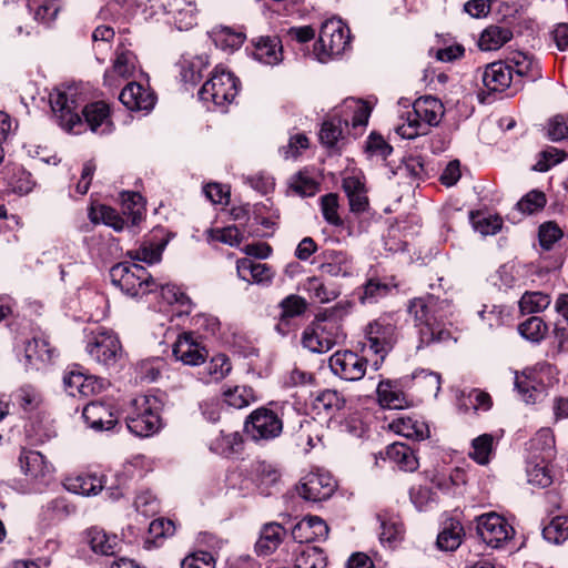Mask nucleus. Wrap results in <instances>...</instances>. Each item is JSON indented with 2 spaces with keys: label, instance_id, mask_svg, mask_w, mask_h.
I'll use <instances>...</instances> for the list:
<instances>
[{
  "label": "nucleus",
  "instance_id": "f257e3e1",
  "mask_svg": "<svg viewBox=\"0 0 568 568\" xmlns=\"http://www.w3.org/2000/svg\"><path fill=\"white\" fill-rule=\"evenodd\" d=\"M407 312L418 328L417 348L450 338V332L443 326L444 320L452 314V304L448 300H440L434 295L415 297L409 301Z\"/></svg>",
  "mask_w": 568,
  "mask_h": 568
},
{
  "label": "nucleus",
  "instance_id": "f03ea898",
  "mask_svg": "<svg viewBox=\"0 0 568 568\" xmlns=\"http://www.w3.org/2000/svg\"><path fill=\"white\" fill-rule=\"evenodd\" d=\"M369 115L371 108L367 103L355 99L346 100L338 113H334L322 123L318 134L321 143L328 149L335 148L344 138L345 129L349 125L354 130L366 126Z\"/></svg>",
  "mask_w": 568,
  "mask_h": 568
},
{
  "label": "nucleus",
  "instance_id": "7ed1b4c3",
  "mask_svg": "<svg viewBox=\"0 0 568 568\" xmlns=\"http://www.w3.org/2000/svg\"><path fill=\"white\" fill-rule=\"evenodd\" d=\"M346 334L333 310L318 313L302 335V344L313 353H326L344 341Z\"/></svg>",
  "mask_w": 568,
  "mask_h": 568
},
{
  "label": "nucleus",
  "instance_id": "20e7f679",
  "mask_svg": "<svg viewBox=\"0 0 568 568\" xmlns=\"http://www.w3.org/2000/svg\"><path fill=\"white\" fill-rule=\"evenodd\" d=\"M161 403L155 396L139 395L124 408L129 430L138 437H149L162 427Z\"/></svg>",
  "mask_w": 568,
  "mask_h": 568
},
{
  "label": "nucleus",
  "instance_id": "39448f33",
  "mask_svg": "<svg viewBox=\"0 0 568 568\" xmlns=\"http://www.w3.org/2000/svg\"><path fill=\"white\" fill-rule=\"evenodd\" d=\"M445 109L440 100L434 97L418 98L408 112L406 122L396 128V132L404 139H415L428 133L429 126H436L442 121Z\"/></svg>",
  "mask_w": 568,
  "mask_h": 568
},
{
  "label": "nucleus",
  "instance_id": "423d86ee",
  "mask_svg": "<svg viewBox=\"0 0 568 568\" xmlns=\"http://www.w3.org/2000/svg\"><path fill=\"white\" fill-rule=\"evenodd\" d=\"M365 336L369 351L379 356V359L374 362V368L377 371L386 355L398 342L399 332L396 314L385 313L369 322L365 327Z\"/></svg>",
  "mask_w": 568,
  "mask_h": 568
},
{
  "label": "nucleus",
  "instance_id": "0eeeda50",
  "mask_svg": "<svg viewBox=\"0 0 568 568\" xmlns=\"http://www.w3.org/2000/svg\"><path fill=\"white\" fill-rule=\"evenodd\" d=\"M112 284L131 297L142 296L158 290V280L139 264L122 262L110 270Z\"/></svg>",
  "mask_w": 568,
  "mask_h": 568
},
{
  "label": "nucleus",
  "instance_id": "6e6552de",
  "mask_svg": "<svg viewBox=\"0 0 568 568\" xmlns=\"http://www.w3.org/2000/svg\"><path fill=\"white\" fill-rule=\"evenodd\" d=\"M239 85L240 81L232 72L222 65H217L197 94L203 102H212L216 106H225L237 95Z\"/></svg>",
  "mask_w": 568,
  "mask_h": 568
},
{
  "label": "nucleus",
  "instance_id": "1a4fd4ad",
  "mask_svg": "<svg viewBox=\"0 0 568 568\" xmlns=\"http://www.w3.org/2000/svg\"><path fill=\"white\" fill-rule=\"evenodd\" d=\"M243 432L254 443L273 440L283 432L282 416L268 406L258 407L246 417Z\"/></svg>",
  "mask_w": 568,
  "mask_h": 568
},
{
  "label": "nucleus",
  "instance_id": "9d476101",
  "mask_svg": "<svg viewBox=\"0 0 568 568\" xmlns=\"http://www.w3.org/2000/svg\"><path fill=\"white\" fill-rule=\"evenodd\" d=\"M49 102L58 124L68 132L80 133L83 125L78 110L75 90L57 88L49 94Z\"/></svg>",
  "mask_w": 568,
  "mask_h": 568
},
{
  "label": "nucleus",
  "instance_id": "9b49d317",
  "mask_svg": "<svg viewBox=\"0 0 568 568\" xmlns=\"http://www.w3.org/2000/svg\"><path fill=\"white\" fill-rule=\"evenodd\" d=\"M349 29L341 19H328L323 22L317 45L318 60L324 62L328 58L342 54L349 44Z\"/></svg>",
  "mask_w": 568,
  "mask_h": 568
},
{
  "label": "nucleus",
  "instance_id": "f8f14e48",
  "mask_svg": "<svg viewBox=\"0 0 568 568\" xmlns=\"http://www.w3.org/2000/svg\"><path fill=\"white\" fill-rule=\"evenodd\" d=\"M85 349L93 361L109 366L116 362L122 346L113 331L105 327H97L87 335Z\"/></svg>",
  "mask_w": 568,
  "mask_h": 568
},
{
  "label": "nucleus",
  "instance_id": "ddd939ff",
  "mask_svg": "<svg viewBox=\"0 0 568 568\" xmlns=\"http://www.w3.org/2000/svg\"><path fill=\"white\" fill-rule=\"evenodd\" d=\"M476 530L479 538L491 548H500L509 541L515 530L500 515L487 513L476 518Z\"/></svg>",
  "mask_w": 568,
  "mask_h": 568
},
{
  "label": "nucleus",
  "instance_id": "4468645a",
  "mask_svg": "<svg viewBox=\"0 0 568 568\" xmlns=\"http://www.w3.org/2000/svg\"><path fill=\"white\" fill-rule=\"evenodd\" d=\"M328 366L342 379L356 382L365 376L367 359L352 351H338L329 357Z\"/></svg>",
  "mask_w": 568,
  "mask_h": 568
},
{
  "label": "nucleus",
  "instance_id": "2eb2a0df",
  "mask_svg": "<svg viewBox=\"0 0 568 568\" xmlns=\"http://www.w3.org/2000/svg\"><path fill=\"white\" fill-rule=\"evenodd\" d=\"M335 488L336 483L329 474L310 473L301 479L296 490L303 499L317 503L328 499Z\"/></svg>",
  "mask_w": 568,
  "mask_h": 568
},
{
  "label": "nucleus",
  "instance_id": "dca6fc26",
  "mask_svg": "<svg viewBox=\"0 0 568 568\" xmlns=\"http://www.w3.org/2000/svg\"><path fill=\"white\" fill-rule=\"evenodd\" d=\"M119 100L130 111L150 112L155 105L156 95L150 88L130 82L122 89Z\"/></svg>",
  "mask_w": 568,
  "mask_h": 568
},
{
  "label": "nucleus",
  "instance_id": "f3484780",
  "mask_svg": "<svg viewBox=\"0 0 568 568\" xmlns=\"http://www.w3.org/2000/svg\"><path fill=\"white\" fill-rule=\"evenodd\" d=\"M506 62L511 69L516 89L521 88L525 81L534 82L541 77L539 63L527 53L515 52Z\"/></svg>",
  "mask_w": 568,
  "mask_h": 568
},
{
  "label": "nucleus",
  "instance_id": "a211bd4d",
  "mask_svg": "<svg viewBox=\"0 0 568 568\" xmlns=\"http://www.w3.org/2000/svg\"><path fill=\"white\" fill-rule=\"evenodd\" d=\"M87 425L97 430H109L118 423V416L112 405L102 402H90L82 410Z\"/></svg>",
  "mask_w": 568,
  "mask_h": 568
},
{
  "label": "nucleus",
  "instance_id": "6ab92c4d",
  "mask_svg": "<svg viewBox=\"0 0 568 568\" xmlns=\"http://www.w3.org/2000/svg\"><path fill=\"white\" fill-rule=\"evenodd\" d=\"M65 392L72 397H88L102 389V383L92 375H85L79 369H70L63 376Z\"/></svg>",
  "mask_w": 568,
  "mask_h": 568
},
{
  "label": "nucleus",
  "instance_id": "aec40b11",
  "mask_svg": "<svg viewBox=\"0 0 568 568\" xmlns=\"http://www.w3.org/2000/svg\"><path fill=\"white\" fill-rule=\"evenodd\" d=\"M251 55L266 65H276L283 60L282 42L277 37L260 36L251 40Z\"/></svg>",
  "mask_w": 568,
  "mask_h": 568
},
{
  "label": "nucleus",
  "instance_id": "412c9836",
  "mask_svg": "<svg viewBox=\"0 0 568 568\" xmlns=\"http://www.w3.org/2000/svg\"><path fill=\"white\" fill-rule=\"evenodd\" d=\"M84 122L98 134H109L114 130L110 105L104 101H95L82 109Z\"/></svg>",
  "mask_w": 568,
  "mask_h": 568
},
{
  "label": "nucleus",
  "instance_id": "4be33fe9",
  "mask_svg": "<svg viewBox=\"0 0 568 568\" xmlns=\"http://www.w3.org/2000/svg\"><path fill=\"white\" fill-rule=\"evenodd\" d=\"M327 524L318 516H306L292 529V537L300 545L305 546L312 541L326 539L328 536Z\"/></svg>",
  "mask_w": 568,
  "mask_h": 568
},
{
  "label": "nucleus",
  "instance_id": "5701e85b",
  "mask_svg": "<svg viewBox=\"0 0 568 568\" xmlns=\"http://www.w3.org/2000/svg\"><path fill=\"white\" fill-rule=\"evenodd\" d=\"M136 68L135 54L126 49H118L112 67L104 72V85L115 87L120 79H128L133 75Z\"/></svg>",
  "mask_w": 568,
  "mask_h": 568
},
{
  "label": "nucleus",
  "instance_id": "b1692460",
  "mask_svg": "<svg viewBox=\"0 0 568 568\" xmlns=\"http://www.w3.org/2000/svg\"><path fill=\"white\" fill-rule=\"evenodd\" d=\"M506 61H496L486 65L481 72L484 87L489 92H504L514 85V75Z\"/></svg>",
  "mask_w": 568,
  "mask_h": 568
},
{
  "label": "nucleus",
  "instance_id": "393cba45",
  "mask_svg": "<svg viewBox=\"0 0 568 568\" xmlns=\"http://www.w3.org/2000/svg\"><path fill=\"white\" fill-rule=\"evenodd\" d=\"M207 351L195 342L192 334L184 333L173 345V355L186 365H200L205 362Z\"/></svg>",
  "mask_w": 568,
  "mask_h": 568
},
{
  "label": "nucleus",
  "instance_id": "a878e982",
  "mask_svg": "<svg viewBox=\"0 0 568 568\" xmlns=\"http://www.w3.org/2000/svg\"><path fill=\"white\" fill-rule=\"evenodd\" d=\"M22 473L32 480H42L51 473L44 456L36 450L22 449L19 456Z\"/></svg>",
  "mask_w": 568,
  "mask_h": 568
},
{
  "label": "nucleus",
  "instance_id": "bb28decb",
  "mask_svg": "<svg viewBox=\"0 0 568 568\" xmlns=\"http://www.w3.org/2000/svg\"><path fill=\"white\" fill-rule=\"evenodd\" d=\"M236 270L242 280L257 284H270L274 276L267 264L247 257L237 261Z\"/></svg>",
  "mask_w": 568,
  "mask_h": 568
},
{
  "label": "nucleus",
  "instance_id": "cd10ccee",
  "mask_svg": "<svg viewBox=\"0 0 568 568\" xmlns=\"http://www.w3.org/2000/svg\"><path fill=\"white\" fill-rule=\"evenodd\" d=\"M377 397L379 404L389 409H404L409 406L405 393L397 382L385 379L377 385Z\"/></svg>",
  "mask_w": 568,
  "mask_h": 568
},
{
  "label": "nucleus",
  "instance_id": "c85d7f7f",
  "mask_svg": "<svg viewBox=\"0 0 568 568\" xmlns=\"http://www.w3.org/2000/svg\"><path fill=\"white\" fill-rule=\"evenodd\" d=\"M322 272L331 276H347L352 274L353 263L351 256L344 251L326 250L322 254Z\"/></svg>",
  "mask_w": 568,
  "mask_h": 568
},
{
  "label": "nucleus",
  "instance_id": "c756f323",
  "mask_svg": "<svg viewBox=\"0 0 568 568\" xmlns=\"http://www.w3.org/2000/svg\"><path fill=\"white\" fill-rule=\"evenodd\" d=\"M54 348L51 347L48 339L43 337H33L24 344L26 365L39 368V364H47L53 357Z\"/></svg>",
  "mask_w": 568,
  "mask_h": 568
},
{
  "label": "nucleus",
  "instance_id": "7c9ffc66",
  "mask_svg": "<svg viewBox=\"0 0 568 568\" xmlns=\"http://www.w3.org/2000/svg\"><path fill=\"white\" fill-rule=\"evenodd\" d=\"M394 433L410 439H424L428 436V427L424 422L408 415L399 414L388 425Z\"/></svg>",
  "mask_w": 568,
  "mask_h": 568
},
{
  "label": "nucleus",
  "instance_id": "2f4dec72",
  "mask_svg": "<svg viewBox=\"0 0 568 568\" xmlns=\"http://www.w3.org/2000/svg\"><path fill=\"white\" fill-rule=\"evenodd\" d=\"M285 529L277 523L265 524L261 530L260 538L255 544V551L258 556L273 554L283 541Z\"/></svg>",
  "mask_w": 568,
  "mask_h": 568
},
{
  "label": "nucleus",
  "instance_id": "473e14b6",
  "mask_svg": "<svg viewBox=\"0 0 568 568\" xmlns=\"http://www.w3.org/2000/svg\"><path fill=\"white\" fill-rule=\"evenodd\" d=\"M342 187L348 197L352 212L363 213L367 211L369 202L366 195L365 184L358 176L344 178Z\"/></svg>",
  "mask_w": 568,
  "mask_h": 568
},
{
  "label": "nucleus",
  "instance_id": "72a5a7b5",
  "mask_svg": "<svg viewBox=\"0 0 568 568\" xmlns=\"http://www.w3.org/2000/svg\"><path fill=\"white\" fill-rule=\"evenodd\" d=\"M465 536L462 523L455 518H447L437 536L436 545L440 550H456Z\"/></svg>",
  "mask_w": 568,
  "mask_h": 568
},
{
  "label": "nucleus",
  "instance_id": "f704fd0d",
  "mask_svg": "<svg viewBox=\"0 0 568 568\" xmlns=\"http://www.w3.org/2000/svg\"><path fill=\"white\" fill-rule=\"evenodd\" d=\"M84 539L94 552L104 556H113L119 546V539L115 535L110 536L98 527L87 529Z\"/></svg>",
  "mask_w": 568,
  "mask_h": 568
},
{
  "label": "nucleus",
  "instance_id": "c9c22d12",
  "mask_svg": "<svg viewBox=\"0 0 568 568\" xmlns=\"http://www.w3.org/2000/svg\"><path fill=\"white\" fill-rule=\"evenodd\" d=\"M386 458L404 471H415L418 468V459L409 446L403 443H394L386 448Z\"/></svg>",
  "mask_w": 568,
  "mask_h": 568
},
{
  "label": "nucleus",
  "instance_id": "e433bc0d",
  "mask_svg": "<svg viewBox=\"0 0 568 568\" xmlns=\"http://www.w3.org/2000/svg\"><path fill=\"white\" fill-rule=\"evenodd\" d=\"M179 67L181 80L195 85L201 81L203 71L209 67V59L206 55L182 57Z\"/></svg>",
  "mask_w": 568,
  "mask_h": 568
},
{
  "label": "nucleus",
  "instance_id": "4c0bfd02",
  "mask_svg": "<svg viewBox=\"0 0 568 568\" xmlns=\"http://www.w3.org/2000/svg\"><path fill=\"white\" fill-rule=\"evenodd\" d=\"M294 568H326L327 557L323 549L305 545H300L295 550Z\"/></svg>",
  "mask_w": 568,
  "mask_h": 568
},
{
  "label": "nucleus",
  "instance_id": "58836bf2",
  "mask_svg": "<svg viewBox=\"0 0 568 568\" xmlns=\"http://www.w3.org/2000/svg\"><path fill=\"white\" fill-rule=\"evenodd\" d=\"M495 455V438L491 434H481L470 443L468 457L478 465H488Z\"/></svg>",
  "mask_w": 568,
  "mask_h": 568
},
{
  "label": "nucleus",
  "instance_id": "ea45409f",
  "mask_svg": "<svg viewBox=\"0 0 568 568\" xmlns=\"http://www.w3.org/2000/svg\"><path fill=\"white\" fill-rule=\"evenodd\" d=\"M65 487L74 494L91 496L97 495L102 490L103 481L101 477H98L94 474H81L68 478Z\"/></svg>",
  "mask_w": 568,
  "mask_h": 568
},
{
  "label": "nucleus",
  "instance_id": "a19ab883",
  "mask_svg": "<svg viewBox=\"0 0 568 568\" xmlns=\"http://www.w3.org/2000/svg\"><path fill=\"white\" fill-rule=\"evenodd\" d=\"M513 38V31L503 26H489L480 34L478 45L483 51H493L501 48Z\"/></svg>",
  "mask_w": 568,
  "mask_h": 568
},
{
  "label": "nucleus",
  "instance_id": "79ce46f5",
  "mask_svg": "<svg viewBox=\"0 0 568 568\" xmlns=\"http://www.w3.org/2000/svg\"><path fill=\"white\" fill-rule=\"evenodd\" d=\"M224 403L233 408L241 409L256 402L255 390L246 385L227 386L222 392Z\"/></svg>",
  "mask_w": 568,
  "mask_h": 568
},
{
  "label": "nucleus",
  "instance_id": "37998d69",
  "mask_svg": "<svg viewBox=\"0 0 568 568\" xmlns=\"http://www.w3.org/2000/svg\"><path fill=\"white\" fill-rule=\"evenodd\" d=\"M290 189L302 197L314 196L320 191V182L304 169L291 176Z\"/></svg>",
  "mask_w": 568,
  "mask_h": 568
},
{
  "label": "nucleus",
  "instance_id": "c03bdc74",
  "mask_svg": "<svg viewBox=\"0 0 568 568\" xmlns=\"http://www.w3.org/2000/svg\"><path fill=\"white\" fill-rule=\"evenodd\" d=\"M211 36L215 45L223 50L239 49L246 39L244 32L235 31L232 28L225 26L214 28Z\"/></svg>",
  "mask_w": 568,
  "mask_h": 568
},
{
  "label": "nucleus",
  "instance_id": "a18cd8bd",
  "mask_svg": "<svg viewBox=\"0 0 568 568\" xmlns=\"http://www.w3.org/2000/svg\"><path fill=\"white\" fill-rule=\"evenodd\" d=\"M303 290L310 295L311 298L320 303H328L334 301L339 295V292L327 287L324 282L317 276L307 277L303 284Z\"/></svg>",
  "mask_w": 568,
  "mask_h": 568
},
{
  "label": "nucleus",
  "instance_id": "49530a36",
  "mask_svg": "<svg viewBox=\"0 0 568 568\" xmlns=\"http://www.w3.org/2000/svg\"><path fill=\"white\" fill-rule=\"evenodd\" d=\"M515 386L521 396L523 400L527 404H534L544 393L542 384L538 383L534 377L521 374L517 375Z\"/></svg>",
  "mask_w": 568,
  "mask_h": 568
},
{
  "label": "nucleus",
  "instance_id": "de8ad7c7",
  "mask_svg": "<svg viewBox=\"0 0 568 568\" xmlns=\"http://www.w3.org/2000/svg\"><path fill=\"white\" fill-rule=\"evenodd\" d=\"M392 288L390 285L378 278H369L362 287L363 292L359 295V301L362 304H375L386 297Z\"/></svg>",
  "mask_w": 568,
  "mask_h": 568
},
{
  "label": "nucleus",
  "instance_id": "09e8293b",
  "mask_svg": "<svg viewBox=\"0 0 568 568\" xmlns=\"http://www.w3.org/2000/svg\"><path fill=\"white\" fill-rule=\"evenodd\" d=\"M544 538L552 544L559 545L568 539V517L556 516L542 529Z\"/></svg>",
  "mask_w": 568,
  "mask_h": 568
},
{
  "label": "nucleus",
  "instance_id": "8fccbe9b",
  "mask_svg": "<svg viewBox=\"0 0 568 568\" xmlns=\"http://www.w3.org/2000/svg\"><path fill=\"white\" fill-rule=\"evenodd\" d=\"M551 298L542 292H526L520 301L519 308L523 314H532L545 311L550 305Z\"/></svg>",
  "mask_w": 568,
  "mask_h": 568
},
{
  "label": "nucleus",
  "instance_id": "3c124183",
  "mask_svg": "<svg viewBox=\"0 0 568 568\" xmlns=\"http://www.w3.org/2000/svg\"><path fill=\"white\" fill-rule=\"evenodd\" d=\"M518 332L524 338L538 343L545 337L547 325L541 317L531 316L518 325Z\"/></svg>",
  "mask_w": 568,
  "mask_h": 568
},
{
  "label": "nucleus",
  "instance_id": "603ef678",
  "mask_svg": "<svg viewBox=\"0 0 568 568\" xmlns=\"http://www.w3.org/2000/svg\"><path fill=\"white\" fill-rule=\"evenodd\" d=\"M280 307L282 310L280 320L286 322L290 318L304 314L307 308V302L300 295L291 294L281 301Z\"/></svg>",
  "mask_w": 568,
  "mask_h": 568
},
{
  "label": "nucleus",
  "instance_id": "864d4df0",
  "mask_svg": "<svg viewBox=\"0 0 568 568\" xmlns=\"http://www.w3.org/2000/svg\"><path fill=\"white\" fill-rule=\"evenodd\" d=\"M12 400L23 410H33L40 404V394L31 385H23L12 394Z\"/></svg>",
  "mask_w": 568,
  "mask_h": 568
},
{
  "label": "nucleus",
  "instance_id": "5fc2aeb1",
  "mask_svg": "<svg viewBox=\"0 0 568 568\" xmlns=\"http://www.w3.org/2000/svg\"><path fill=\"white\" fill-rule=\"evenodd\" d=\"M531 446L540 450L541 459H549L554 456L555 435L551 428H540L531 439Z\"/></svg>",
  "mask_w": 568,
  "mask_h": 568
},
{
  "label": "nucleus",
  "instance_id": "6e6d98bb",
  "mask_svg": "<svg viewBox=\"0 0 568 568\" xmlns=\"http://www.w3.org/2000/svg\"><path fill=\"white\" fill-rule=\"evenodd\" d=\"M205 369L209 375L206 382H220L230 374L232 364L225 354H217L211 358Z\"/></svg>",
  "mask_w": 568,
  "mask_h": 568
},
{
  "label": "nucleus",
  "instance_id": "4d7b16f0",
  "mask_svg": "<svg viewBox=\"0 0 568 568\" xmlns=\"http://www.w3.org/2000/svg\"><path fill=\"white\" fill-rule=\"evenodd\" d=\"M546 195L538 190H532L521 197L516 209L524 214H534L546 205Z\"/></svg>",
  "mask_w": 568,
  "mask_h": 568
},
{
  "label": "nucleus",
  "instance_id": "13d9d810",
  "mask_svg": "<svg viewBox=\"0 0 568 568\" xmlns=\"http://www.w3.org/2000/svg\"><path fill=\"white\" fill-rule=\"evenodd\" d=\"M321 210L324 220L334 226L343 224L338 215V196L335 193H328L321 197Z\"/></svg>",
  "mask_w": 568,
  "mask_h": 568
},
{
  "label": "nucleus",
  "instance_id": "bf43d9fd",
  "mask_svg": "<svg viewBox=\"0 0 568 568\" xmlns=\"http://www.w3.org/2000/svg\"><path fill=\"white\" fill-rule=\"evenodd\" d=\"M209 239L214 242L237 246L243 241V233L235 225H231L223 229L210 230Z\"/></svg>",
  "mask_w": 568,
  "mask_h": 568
},
{
  "label": "nucleus",
  "instance_id": "052dcab7",
  "mask_svg": "<svg viewBox=\"0 0 568 568\" xmlns=\"http://www.w3.org/2000/svg\"><path fill=\"white\" fill-rule=\"evenodd\" d=\"M547 136L552 142L568 140V116L557 114L548 120Z\"/></svg>",
  "mask_w": 568,
  "mask_h": 568
},
{
  "label": "nucleus",
  "instance_id": "680f3d73",
  "mask_svg": "<svg viewBox=\"0 0 568 568\" xmlns=\"http://www.w3.org/2000/svg\"><path fill=\"white\" fill-rule=\"evenodd\" d=\"M538 237L540 246L548 251L562 237V231L555 222L549 221L539 226Z\"/></svg>",
  "mask_w": 568,
  "mask_h": 568
},
{
  "label": "nucleus",
  "instance_id": "e2e57ef3",
  "mask_svg": "<svg viewBox=\"0 0 568 568\" xmlns=\"http://www.w3.org/2000/svg\"><path fill=\"white\" fill-rule=\"evenodd\" d=\"M316 407L323 408L327 413L339 410L344 407L345 400L337 390L325 389L316 397Z\"/></svg>",
  "mask_w": 568,
  "mask_h": 568
},
{
  "label": "nucleus",
  "instance_id": "0e129e2a",
  "mask_svg": "<svg viewBox=\"0 0 568 568\" xmlns=\"http://www.w3.org/2000/svg\"><path fill=\"white\" fill-rule=\"evenodd\" d=\"M61 9L60 0H41L34 11V19L43 23L53 21Z\"/></svg>",
  "mask_w": 568,
  "mask_h": 568
},
{
  "label": "nucleus",
  "instance_id": "69168bd1",
  "mask_svg": "<svg viewBox=\"0 0 568 568\" xmlns=\"http://www.w3.org/2000/svg\"><path fill=\"white\" fill-rule=\"evenodd\" d=\"M474 227L477 232L483 235H494L500 231L503 226V220L498 216H484L478 214L474 217Z\"/></svg>",
  "mask_w": 568,
  "mask_h": 568
},
{
  "label": "nucleus",
  "instance_id": "338daca9",
  "mask_svg": "<svg viewBox=\"0 0 568 568\" xmlns=\"http://www.w3.org/2000/svg\"><path fill=\"white\" fill-rule=\"evenodd\" d=\"M181 568H215V559L209 551H196L181 561Z\"/></svg>",
  "mask_w": 568,
  "mask_h": 568
},
{
  "label": "nucleus",
  "instance_id": "774afa93",
  "mask_svg": "<svg viewBox=\"0 0 568 568\" xmlns=\"http://www.w3.org/2000/svg\"><path fill=\"white\" fill-rule=\"evenodd\" d=\"M528 481L535 486L545 488L552 483V475L547 465L535 464L527 470Z\"/></svg>",
  "mask_w": 568,
  "mask_h": 568
}]
</instances>
